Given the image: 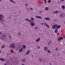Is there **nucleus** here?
I'll return each mask as SVG.
<instances>
[{
    "label": "nucleus",
    "instance_id": "f257e3e1",
    "mask_svg": "<svg viewBox=\"0 0 65 65\" xmlns=\"http://www.w3.org/2000/svg\"><path fill=\"white\" fill-rule=\"evenodd\" d=\"M0 38L2 41H3L5 39V36L4 35H1Z\"/></svg>",
    "mask_w": 65,
    "mask_h": 65
},
{
    "label": "nucleus",
    "instance_id": "f03ea898",
    "mask_svg": "<svg viewBox=\"0 0 65 65\" xmlns=\"http://www.w3.org/2000/svg\"><path fill=\"white\" fill-rule=\"evenodd\" d=\"M1 17L2 19L1 18ZM4 17L3 16L2 14H1L0 15V21L1 22H3V21H4V20L3 19H4Z\"/></svg>",
    "mask_w": 65,
    "mask_h": 65
},
{
    "label": "nucleus",
    "instance_id": "7ed1b4c3",
    "mask_svg": "<svg viewBox=\"0 0 65 65\" xmlns=\"http://www.w3.org/2000/svg\"><path fill=\"white\" fill-rule=\"evenodd\" d=\"M10 47H11V48H15V45H14V44L11 45L10 46Z\"/></svg>",
    "mask_w": 65,
    "mask_h": 65
},
{
    "label": "nucleus",
    "instance_id": "20e7f679",
    "mask_svg": "<svg viewBox=\"0 0 65 65\" xmlns=\"http://www.w3.org/2000/svg\"><path fill=\"white\" fill-rule=\"evenodd\" d=\"M25 21H28V22H29L30 23L32 22V21H31V20L29 19H26Z\"/></svg>",
    "mask_w": 65,
    "mask_h": 65
},
{
    "label": "nucleus",
    "instance_id": "39448f33",
    "mask_svg": "<svg viewBox=\"0 0 65 65\" xmlns=\"http://www.w3.org/2000/svg\"><path fill=\"white\" fill-rule=\"evenodd\" d=\"M23 51V47H22L20 49L19 52L20 53H21V52H22Z\"/></svg>",
    "mask_w": 65,
    "mask_h": 65
},
{
    "label": "nucleus",
    "instance_id": "423d86ee",
    "mask_svg": "<svg viewBox=\"0 0 65 65\" xmlns=\"http://www.w3.org/2000/svg\"><path fill=\"white\" fill-rule=\"evenodd\" d=\"M60 12V11H58V10H56L55 11H54L53 12V13L55 14V13H58Z\"/></svg>",
    "mask_w": 65,
    "mask_h": 65
},
{
    "label": "nucleus",
    "instance_id": "0eeeda50",
    "mask_svg": "<svg viewBox=\"0 0 65 65\" xmlns=\"http://www.w3.org/2000/svg\"><path fill=\"white\" fill-rule=\"evenodd\" d=\"M40 40V38H39L37 39V40H36V42H38V41H39Z\"/></svg>",
    "mask_w": 65,
    "mask_h": 65
},
{
    "label": "nucleus",
    "instance_id": "6e6552de",
    "mask_svg": "<svg viewBox=\"0 0 65 65\" xmlns=\"http://www.w3.org/2000/svg\"><path fill=\"white\" fill-rule=\"evenodd\" d=\"M56 26H57V24H56L55 25H53L52 26L53 29H56Z\"/></svg>",
    "mask_w": 65,
    "mask_h": 65
},
{
    "label": "nucleus",
    "instance_id": "1a4fd4ad",
    "mask_svg": "<svg viewBox=\"0 0 65 65\" xmlns=\"http://www.w3.org/2000/svg\"><path fill=\"white\" fill-rule=\"evenodd\" d=\"M45 19L46 21H50V19L49 18H45Z\"/></svg>",
    "mask_w": 65,
    "mask_h": 65
},
{
    "label": "nucleus",
    "instance_id": "9d476101",
    "mask_svg": "<svg viewBox=\"0 0 65 65\" xmlns=\"http://www.w3.org/2000/svg\"><path fill=\"white\" fill-rule=\"evenodd\" d=\"M36 18H38V19H41V18H42V17L36 15Z\"/></svg>",
    "mask_w": 65,
    "mask_h": 65
},
{
    "label": "nucleus",
    "instance_id": "9b49d317",
    "mask_svg": "<svg viewBox=\"0 0 65 65\" xmlns=\"http://www.w3.org/2000/svg\"><path fill=\"white\" fill-rule=\"evenodd\" d=\"M30 25L31 26H34L35 25V23L34 22H31L30 23Z\"/></svg>",
    "mask_w": 65,
    "mask_h": 65
},
{
    "label": "nucleus",
    "instance_id": "f8f14e48",
    "mask_svg": "<svg viewBox=\"0 0 65 65\" xmlns=\"http://www.w3.org/2000/svg\"><path fill=\"white\" fill-rule=\"evenodd\" d=\"M58 29L57 28H56L55 29L54 31V32L55 33H57V32H58Z\"/></svg>",
    "mask_w": 65,
    "mask_h": 65
},
{
    "label": "nucleus",
    "instance_id": "ddd939ff",
    "mask_svg": "<svg viewBox=\"0 0 65 65\" xmlns=\"http://www.w3.org/2000/svg\"><path fill=\"white\" fill-rule=\"evenodd\" d=\"M56 27L57 28L56 29H60V28L61 27V26L59 25L58 26L56 24Z\"/></svg>",
    "mask_w": 65,
    "mask_h": 65
},
{
    "label": "nucleus",
    "instance_id": "4468645a",
    "mask_svg": "<svg viewBox=\"0 0 65 65\" xmlns=\"http://www.w3.org/2000/svg\"><path fill=\"white\" fill-rule=\"evenodd\" d=\"M44 48L45 51H47V47L46 46H45Z\"/></svg>",
    "mask_w": 65,
    "mask_h": 65
},
{
    "label": "nucleus",
    "instance_id": "2eb2a0df",
    "mask_svg": "<svg viewBox=\"0 0 65 65\" xmlns=\"http://www.w3.org/2000/svg\"><path fill=\"white\" fill-rule=\"evenodd\" d=\"M30 52V50H28V51H27L26 53V55H29V54Z\"/></svg>",
    "mask_w": 65,
    "mask_h": 65
},
{
    "label": "nucleus",
    "instance_id": "dca6fc26",
    "mask_svg": "<svg viewBox=\"0 0 65 65\" xmlns=\"http://www.w3.org/2000/svg\"><path fill=\"white\" fill-rule=\"evenodd\" d=\"M0 60L1 61H5V59L2 58H0Z\"/></svg>",
    "mask_w": 65,
    "mask_h": 65
},
{
    "label": "nucleus",
    "instance_id": "f3484780",
    "mask_svg": "<svg viewBox=\"0 0 65 65\" xmlns=\"http://www.w3.org/2000/svg\"><path fill=\"white\" fill-rule=\"evenodd\" d=\"M9 39L10 40L11 39V37L10 35H9Z\"/></svg>",
    "mask_w": 65,
    "mask_h": 65
},
{
    "label": "nucleus",
    "instance_id": "a211bd4d",
    "mask_svg": "<svg viewBox=\"0 0 65 65\" xmlns=\"http://www.w3.org/2000/svg\"><path fill=\"white\" fill-rule=\"evenodd\" d=\"M61 8L63 9H64L65 8V6L64 5H63L62 6Z\"/></svg>",
    "mask_w": 65,
    "mask_h": 65
},
{
    "label": "nucleus",
    "instance_id": "6ab92c4d",
    "mask_svg": "<svg viewBox=\"0 0 65 65\" xmlns=\"http://www.w3.org/2000/svg\"><path fill=\"white\" fill-rule=\"evenodd\" d=\"M5 45L4 44L3 45H2L1 47L2 48H4V47H5Z\"/></svg>",
    "mask_w": 65,
    "mask_h": 65
},
{
    "label": "nucleus",
    "instance_id": "aec40b11",
    "mask_svg": "<svg viewBox=\"0 0 65 65\" xmlns=\"http://www.w3.org/2000/svg\"><path fill=\"white\" fill-rule=\"evenodd\" d=\"M47 53H52V52H51L50 51V50H48L47 51Z\"/></svg>",
    "mask_w": 65,
    "mask_h": 65
},
{
    "label": "nucleus",
    "instance_id": "412c9836",
    "mask_svg": "<svg viewBox=\"0 0 65 65\" xmlns=\"http://www.w3.org/2000/svg\"><path fill=\"white\" fill-rule=\"evenodd\" d=\"M23 48H24V49H25V48H26V46L25 45H23Z\"/></svg>",
    "mask_w": 65,
    "mask_h": 65
},
{
    "label": "nucleus",
    "instance_id": "4be33fe9",
    "mask_svg": "<svg viewBox=\"0 0 65 65\" xmlns=\"http://www.w3.org/2000/svg\"><path fill=\"white\" fill-rule=\"evenodd\" d=\"M45 10L46 11L48 10V7H46L45 8Z\"/></svg>",
    "mask_w": 65,
    "mask_h": 65
},
{
    "label": "nucleus",
    "instance_id": "5701e85b",
    "mask_svg": "<svg viewBox=\"0 0 65 65\" xmlns=\"http://www.w3.org/2000/svg\"><path fill=\"white\" fill-rule=\"evenodd\" d=\"M25 61H26V59H24L22 60V62H25Z\"/></svg>",
    "mask_w": 65,
    "mask_h": 65
},
{
    "label": "nucleus",
    "instance_id": "b1692460",
    "mask_svg": "<svg viewBox=\"0 0 65 65\" xmlns=\"http://www.w3.org/2000/svg\"><path fill=\"white\" fill-rule=\"evenodd\" d=\"M10 1L11 2H12L13 3H15V2L13 1L12 0H10Z\"/></svg>",
    "mask_w": 65,
    "mask_h": 65
},
{
    "label": "nucleus",
    "instance_id": "393cba45",
    "mask_svg": "<svg viewBox=\"0 0 65 65\" xmlns=\"http://www.w3.org/2000/svg\"><path fill=\"white\" fill-rule=\"evenodd\" d=\"M10 51L11 52V53H13V50H11Z\"/></svg>",
    "mask_w": 65,
    "mask_h": 65
},
{
    "label": "nucleus",
    "instance_id": "a878e982",
    "mask_svg": "<svg viewBox=\"0 0 65 65\" xmlns=\"http://www.w3.org/2000/svg\"><path fill=\"white\" fill-rule=\"evenodd\" d=\"M31 20H32V21H34V19L32 17L31 18Z\"/></svg>",
    "mask_w": 65,
    "mask_h": 65
},
{
    "label": "nucleus",
    "instance_id": "bb28decb",
    "mask_svg": "<svg viewBox=\"0 0 65 65\" xmlns=\"http://www.w3.org/2000/svg\"><path fill=\"white\" fill-rule=\"evenodd\" d=\"M51 0H48V3H51Z\"/></svg>",
    "mask_w": 65,
    "mask_h": 65
},
{
    "label": "nucleus",
    "instance_id": "cd10ccee",
    "mask_svg": "<svg viewBox=\"0 0 65 65\" xmlns=\"http://www.w3.org/2000/svg\"><path fill=\"white\" fill-rule=\"evenodd\" d=\"M46 26L48 28H50V26H49V25H46Z\"/></svg>",
    "mask_w": 65,
    "mask_h": 65
},
{
    "label": "nucleus",
    "instance_id": "c85d7f7f",
    "mask_svg": "<svg viewBox=\"0 0 65 65\" xmlns=\"http://www.w3.org/2000/svg\"><path fill=\"white\" fill-rule=\"evenodd\" d=\"M44 25H45V26H46L47 25V23H46L45 22L44 23Z\"/></svg>",
    "mask_w": 65,
    "mask_h": 65
},
{
    "label": "nucleus",
    "instance_id": "c756f323",
    "mask_svg": "<svg viewBox=\"0 0 65 65\" xmlns=\"http://www.w3.org/2000/svg\"><path fill=\"white\" fill-rule=\"evenodd\" d=\"M42 12V11H40L39 12V13L41 14V13Z\"/></svg>",
    "mask_w": 65,
    "mask_h": 65
},
{
    "label": "nucleus",
    "instance_id": "7c9ffc66",
    "mask_svg": "<svg viewBox=\"0 0 65 65\" xmlns=\"http://www.w3.org/2000/svg\"><path fill=\"white\" fill-rule=\"evenodd\" d=\"M18 35L19 36H20L21 35V32H19L18 33Z\"/></svg>",
    "mask_w": 65,
    "mask_h": 65
},
{
    "label": "nucleus",
    "instance_id": "2f4dec72",
    "mask_svg": "<svg viewBox=\"0 0 65 65\" xmlns=\"http://www.w3.org/2000/svg\"><path fill=\"white\" fill-rule=\"evenodd\" d=\"M59 38L60 40H61V39H63V38L62 37H60Z\"/></svg>",
    "mask_w": 65,
    "mask_h": 65
},
{
    "label": "nucleus",
    "instance_id": "473e14b6",
    "mask_svg": "<svg viewBox=\"0 0 65 65\" xmlns=\"http://www.w3.org/2000/svg\"><path fill=\"white\" fill-rule=\"evenodd\" d=\"M44 2L45 3V4H46V0H44Z\"/></svg>",
    "mask_w": 65,
    "mask_h": 65
},
{
    "label": "nucleus",
    "instance_id": "72a5a7b5",
    "mask_svg": "<svg viewBox=\"0 0 65 65\" xmlns=\"http://www.w3.org/2000/svg\"><path fill=\"white\" fill-rule=\"evenodd\" d=\"M51 41H50L49 42V43H48V45H50V43H51Z\"/></svg>",
    "mask_w": 65,
    "mask_h": 65
},
{
    "label": "nucleus",
    "instance_id": "f704fd0d",
    "mask_svg": "<svg viewBox=\"0 0 65 65\" xmlns=\"http://www.w3.org/2000/svg\"><path fill=\"white\" fill-rule=\"evenodd\" d=\"M58 41H60V40H61L60 39V38H58Z\"/></svg>",
    "mask_w": 65,
    "mask_h": 65
},
{
    "label": "nucleus",
    "instance_id": "c9c22d12",
    "mask_svg": "<svg viewBox=\"0 0 65 65\" xmlns=\"http://www.w3.org/2000/svg\"><path fill=\"white\" fill-rule=\"evenodd\" d=\"M41 25H43V23H41Z\"/></svg>",
    "mask_w": 65,
    "mask_h": 65
},
{
    "label": "nucleus",
    "instance_id": "e433bc0d",
    "mask_svg": "<svg viewBox=\"0 0 65 65\" xmlns=\"http://www.w3.org/2000/svg\"><path fill=\"white\" fill-rule=\"evenodd\" d=\"M26 10H27L28 11V10H29V8H27Z\"/></svg>",
    "mask_w": 65,
    "mask_h": 65
},
{
    "label": "nucleus",
    "instance_id": "4c0bfd02",
    "mask_svg": "<svg viewBox=\"0 0 65 65\" xmlns=\"http://www.w3.org/2000/svg\"><path fill=\"white\" fill-rule=\"evenodd\" d=\"M2 32H0V35H1V34H2Z\"/></svg>",
    "mask_w": 65,
    "mask_h": 65
},
{
    "label": "nucleus",
    "instance_id": "58836bf2",
    "mask_svg": "<svg viewBox=\"0 0 65 65\" xmlns=\"http://www.w3.org/2000/svg\"><path fill=\"white\" fill-rule=\"evenodd\" d=\"M40 61L41 62H42V60L41 58L40 59Z\"/></svg>",
    "mask_w": 65,
    "mask_h": 65
},
{
    "label": "nucleus",
    "instance_id": "ea45409f",
    "mask_svg": "<svg viewBox=\"0 0 65 65\" xmlns=\"http://www.w3.org/2000/svg\"><path fill=\"white\" fill-rule=\"evenodd\" d=\"M35 29H38V27H36L35 28Z\"/></svg>",
    "mask_w": 65,
    "mask_h": 65
},
{
    "label": "nucleus",
    "instance_id": "a19ab883",
    "mask_svg": "<svg viewBox=\"0 0 65 65\" xmlns=\"http://www.w3.org/2000/svg\"><path fill=\"white\" fill-rule=\"evenodd\" d=\"M38 48H40V46H38Z\"/></svg>",
    "mask_w": 65,
    "mask_h": 65
},
{
    "label": "nucleus",
    "instance_id": "79ce46f5",
    "mask_svg": "<svg viewBox=\"0 0 65 65\" xmlns=\"http://www.w3.org/2000/svg\"><path fill=\"white\" fill-rule=\"evenodd\" d=\"M28 4H25V5L26 6H28Z\"/></svg>",
    "mask_w": 65,
    "mask_h": 65
},
{
    "label": "nucleus",
    "instance_id": "37998d69",
    "mask_svg": "<svg viewBox=\"0 0 65 65\" xmlns=\"http://www.w3.org/2000/svg\"><path fill=\"white\" fill-rule=\"evenodd\" d=\"M55 50H56V51H57V50H58V48H56Z\"/></svg>",
    "mask_w": 65,
    "mask_h": 65
},
{
    "label": "nucleus",
    "instance_id": "c03bdc74",
    "mask_svg": "<svg viewBox=\"0 0 65 65\" xmlns=\"http://www.w3.org/2000/svg\"><path fill=\"white\" fill-rule=\"evenodd\" d=\"M1 53H2V51H1L0 50V54H1Z\"/></svg>",
    "mask_w": 65,
    "mask_h": 65
},
{
    "label": "nucleus",
    "instance_id": "a18cd8bd",
    "mask_svg": "<svg viewBox=\"0 0 65 65\" xmlns=\"http://www.w3.org/2000/svg\"><path fill=\"white\" fill-rule=\"evenodd\" d=\"M30 9L31 10H32V8H30Z\"/></svg>",
    "mask_w": 65,
    "mask_h": 65
},
{
    "label": "nucleus",
    "instance_id": "49530a36",
    "mask_svg": "<svg viewBox=\"0 0 65 65\" xmlns=\"http://www.w3.org/2000/svg\"><path fill=\"white\" fill-rule=\"evenodd\" d=\"M63 37L64 38H65V35H64L63 36Z\"/></svg>",
    "mask_w": 65,
    "mask_h": 65
},
{
    "label": "nucleus",
    "instance_id": "de8ad7c7",
    "mask_svg": "<svg viewBox=\"0 0 65 65\" xmlns=\"http://www.w3.org/2000/svg\"><path fill=\"white\" fill-rule=\"evenodd\" d=\"M61 1L62 2H63V1H64V0H61Z\"/></svg>",
    "mask_w": 65,
    "mask_h": 65
},
{
    "label": "nucleus",
    "instance_id": "09e8293b",
    "mask_svg": "<svg viewBox=\"0 0 65 65\" xmlns=\"http://www.w3.org/2000/svg\"><path fill=\"white\" fill-rule=\"evenodd\" d=\"M21 65H25L24 64H21Z\"/></svg>",
    "mask_w": 65,
    "mask_h": 65
},
{
    "label": "nucleus",
    "instance_id": "8fccbe9b",
    "mask_svg": "<svg viewBox=\"0 0 65 65\" xmlns=\"http://www.w3.org/2000/svg\"><path fill=\"white\" fill-rule=\"evenodd\" d=\"M4 65H6V63H5Z\"/></svg>",
    "mask_w": 65,
    "mask_h": 65
},
{
    "label": "nucleus",
    "instance_id": "3c124183",
    "mask_svg": "<svg viewBox=\"0 0 65 65\" xmlns=\"http://www.w3.org/2000/svg\"><path fill=\"white\" fill-rule=\"evenodd\" d=\"M7 34H9V33H7Z\"/></svg>",
    "mask_w": 65,
    "mask_h": 65
},
{
    "label": "nucleus",
    "instance_id": "603ef678",
    "mask_svg": "<svg viewBox=\"0 0 65 65\" xmlns=\"http://www.w3.org/2000/svg\"><path fill=\"white\" fill-rule=\"evenodd\" d=\"M58 35H59V33H58Z\"/></svg>",
    "mask_w": 65,
    "mask_h": 65
},
{
    "label": "nucleus",
    "instance_id": "864d4df0",
    "mask_svg": "<svg viewBox=\"0 0 65 65\" xmlns=\"http://www.w3.org/2000/svg\"><path fill=\"white\" fill-rule=\"evenodd\" d=\"M19 12H20V13H21V12L20 11H19Z\"/></svg>",
    "mask_w": 65,
    "mask_h": 65
},
{
    "label": "nucleus",
    "instance_id": "5fc2aeb1",
    "mask_svg": "<svg viewBox=\"0 0 65 65\" xmlns=\"http://www.w3.org/2000/svg\"><path fill=\"white\" fill-rule=\"evenodd\" d=\"M33 22H34V21H33Z\"/></svg>",
    "mask_w": 65,
    "mask_h": 65
},
{
    "label": "nucleus",
    "instance_id": "6e6d98bb",
    "mask_svg": "<svg viewBox=\"0 0 65 65\" xmlns=\"http://www.w3.org/2000/svg\"><path fill=\"white\" fill-rule=\"evenodd\" d=\"M59 3V2H58V3Z\"/></svg>",
    "mask_w": 65,
    "mask_h": 65
},
{
    "label": "nucleus",
    "instance_id": "4d7b16f0",
    "mask_svg": "<svg viewBox=\"0 0 65 65\" xmlns=\"http://www.w3.org/2000/svg\"><path fill=\"white\" fill-rule=\"evenodd\" d=\"M0 1H2V0H0Z\"/></svg>",
    "mask_w": 65,
    "mask_h": 65
},
{
    "label": "nucleus",
    "instance_id": "13d9d810",
    "mask_svg": "<svg viewBox=\"0 0 65 65\" xmlns=\"http://www.w3.org/2000/svg\"><path fill=\"white\" fill-rule=\"evenodd\" d=\"M57 0V1H58L59 0Z\"/></svg>",
    "mask_w": 65,
    "mask_h": 65
}]
</instances>
